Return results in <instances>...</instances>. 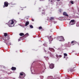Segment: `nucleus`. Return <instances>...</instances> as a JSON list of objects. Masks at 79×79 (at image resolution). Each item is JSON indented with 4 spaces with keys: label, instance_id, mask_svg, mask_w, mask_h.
I'll use <instances>...</instances> for the list:
<instances>
[{
    "label": "nucleus",
    "instance_id": "f03ea898",
    "mask_svg": "<svg viewBox=\"0 0 79 79\" xmlns=\"http://www.w3.org/2000/svg\"><path fill=\"white\" fill-rule=\"evenodd\" d=\"M14 24V21L13 20H10L8 23V24L9 25V27H13L11 25Z\"/></svg>",
    "mask_w": 79,
    "mask_h": 79
},
{
    "label": "nucleus",
    "instance_id": "5701e85b",
    "mask_svg": "<svg viewBox=\"0 0 79 79\" xmlns=\"http://www.w3.org/2000/svg\"><path fill=\"white\" fill-rule=\"evenodd\" d=\"M71 4H74V2L73 1H71Z\"/></svg>",
    "mask_w": 79,
    "mask_h": 79
},
{
    "label": "nucleus",
    "instance_id": "7ed1b4c3",
    "mask_svg": "<svg viewBox=\"0 0 79 79\" xmlns=\"http://www.w3.org/2000/svg\"><path fill=\"white\" fill-rule=\"evenodd\" d=\"M25 76L26 75L25 74V73H24L23 72H21L20 74L19 78H20V79L24 78V77H25Z\"/></svg>",
    "mask_w": 79,
    "mask_h": 79
},
{
    "label": "nucleus",
    "instance_id": "dca6fc26",
    "mask_svg": "<svg viewBox=\"0 0 79 79\" xmlns=\"http://www.w3.org/2000/svg\"><path fill=\"white\" fill-rule=\"evenodd\" d=\"M8 35L7 34V33H4V36H5V37H6Z\"/></svg>",
    "mask_w": 79,
    "mask_h": 79
},
{
    "label": "nucleus",
    "instance_id": "aec40b11",
    "mask_svg": "<svg viewBox=\"0 0 79 79\" xmlns=\"http://www.w3.org/2000/svg\"><path fill=\"white\" fill-rule=\"evenodd\" d=\"M42 27H39V29L40 30H41V29H42Z\"/></svg>",
    "mask_w": 79,
    "mask_h": 79
},
{
    "label": "nucleus",
    "instance_id": "20e7f679",
    "mask_svg": "<svg viewBox=\"0 0 79 79\" xmlns=\"http://www.w3.org/2000/svg\"><path fill=\"white\" fill-rule=\"evenodd\" d=\"M58 40H59L60 42H64V37L62 36H58L57 38Z\"/></svg>",
    "mask_w": 79,
    "mask_h": 79
},
{
    "label": "nucleus",
    "instance_id": "f8f14e48",
    "mask_svg": "<svg viewBox=\"0 0 79 79\" xmlns=\"http://www.w3.org/2000/svg\"><path fill=\"white\" fill-rule=\"evenodd\" d=\"M11 69H12V71H15V70H16V68L14 67H12L11 68Z\"/></svg>",
    "mask_w": 79,
    "mask_h": 79
},
{
    "label": "nucleus",
    "instance_id": "7c9ffc66",
    "mask_svg": "<svg viewBox=\"0 0 79 79\" xmlns=\"http://www.w3.org/2000/svg\"><path fill=\"white\" fill-rule=\"evenodd\" d=\"M42 14H45V12L42 13Z\"/></svg>",
    "mask_w": 79,
    "mask_h": 79
},
{
    "label": "nucleus",
    "instance_id": "9d476101",
    "mask_svg": "<svg viewBox=\"0 0 79 79\" xmlns=\"http://www.w3.org/2000/svg\"><path fill=\"white\" fill-rule=\"evenodd\" d=\"M52 36L51 35L49 37H48V39L50 42H52V41L53 40V38H52Z\"/></svg>",
    "mask_w": 79,
    "mask_h": 79
},
{
    "label": "nucleus",
    "instance_id": "a878e982",
    "mask_svg": "<svg viewBox=\"0 0 79 79\" xmlns=\"http://www.w3.org/2000/svg\"><path fill=\"white\" fill-rule=\"evenodd\" d=\"M31 21H34V19H31Z\"/></svg>",
    "mask_w": 79,
    "mask_h": 79
},
{
    "label": "nucleus",
    "instance_id": "1a4fd4ad",
    "mask_svg": "<svg viewBox=\"0 0 79 79\" xmlns=\"http://www.w3.org/2000/svg\"><path fill=\"white\" fill-rule=\"evenodd\" d=\"M49 50H50L52 52H55V49L53 48H49Z\"/></svg>",
    "mask_w": 79,
    "mask_h": 79
},
{
    "label": "nucleus",
    "instance_id": "4468645a",
    "mask_svg": "<svg viewBox=\"0 0 79 79\" xmlns=\"http://www.w3.org/2000/svg\"><path fill=\"white\" fill-rule=\"evenodd\" d=\"M19 35L20 36H23H23L24 35V34L23 33H21L19 34Z\"/></svg>",
    "mask_w": 79,
    "mask_h": 79
},
{
    "label": "nucleus",
    "instance_id": "bb28decb",
    "mask_svg": "<svg viewBox=\"0 0 79 79\" xmlns=\"http://www.w3.org/2000/svg\"><path fill=\"white\" fill-rule=\"evenodd\" d=\"M59 57H60V58H61L62 57V56H61V55H60V56H59Z\"/></svg>",
    "mask_w": 79,
    "mask_h": 79
},
{
    "label": "nucleus",
    "instance_id": "4be33fe9",
    "mask_svg": "<svg viewBox=\"0 0 79 79\" xmlns=\"http://www.w3.org/2000/svg\"><path fill=\"white\" fill-rule=\"evenodd\" d=\"M69 77L68 76H67V77H66V79H69Z\"/></svg>",
    "mask_w": 79,
    "mask_h": 79
},
{
    "label": "nucleus",
    "instance_id": "9b49d317",
    "mask_svg": "<svg viewBox=\"0 0 79 79\" xmlns=\"http://www.w3.org/2000/svg\"><path fill=\"white\" fill-rule=\"evenodd\" d=\"M63 15L64 16H68V17H69V15L67 14V13L66 12H64L63 13Z\"/></svg>",
    "mask_w": 79,
    "mask_h": 79
},
{
    "label": "nucleus",
    "instance_id": "2eb2a0df",
    "mask_svg": "<svg viewBox=\"0 0 79 79\" xmlns=\"http://www.w3.org/2000/svg\"><path fill=\"white\" fill-rule=\"evenodd\" d=\"M54 19H55L54 17H51L50 19V20L51 21H52V20H54Z\"/></svg>",
    "mask_w": 79,
    "mask_h": 79
},
{
    "label": "nucleus",
    "instance_id": "473e14b6",
    "mask_svg": "<svg viewBox=\"0 0 79 79\" xmlns=\"http://www.w3.org/2000/svg\"><path fill=\"white\" fill-rule=\"evenodd\" d=\"M13 5H16V4H15V3L14 4H13Z\"/></svg>",
    "mask_w": 79,
    "mask_h": 79
},
{
    "label": "nucleus",
    "instance_id": "423d86ee",
    "mask_svg": "<svg viewBox=\"0 0 79 79\" xmlns=\"http://www.w3.org/2000/svg\"><path fill=\"white\" fill-rule=\"evenodd\" d=\"M55 67V65L53 64H51L49 65V67L50 69H53Z\"/></svg>",
    "mask_w": 79,
    "mask_h": 79
},
{
    "label": "nucleus",
    "instance_id": "412c9836",
    "mask_svg": "<svg viewBox=\"0 0 79 79\" xmlns=\"http://www.w3.org/2000/svg\"><path fill=\"white\" fill-rule=\"evenodd\" d=\"M49 78H50V79H52V78H53V77H52V76H50L49 77Z\"/></svg>",
    "mask_w": 79,
    "mask_h": 79
},
{
    "label": "nucleus",
    "instance_id": "c85d7f7f",
    "mask_svg": "<svg viewBox=\"0 0 79 79\" xmlns=\"http://www.w3.org/2000/svg\"><path fill=\"white\" fill-rule=\"evenodd\" d=\"M57 2H59V1H60V0H56Z\"/></svg>",
    "mask_w": 79,
    "mask_h": 79
},
{
    "label": "nucleus",
    "instance_id": "c756f323",
    "mask_svg": "<svg viewBox=\"0 0 79 79\" xmlns=\"http://www.w3.org/2000/svg\"><path fill=\"white\" fill-rule=\"evenodd\" d=\"M20 40L19 39H18V42H19V41H20Z\"/></svg>",
    "mask_w": 79,
    "mask_h": 79
},
{
    "label": "nucleus",
    "instance_id": "f3484780",
    "mask_svg": "<svg viewBox=\"0 0 79 79\" xmlns=\"http://www.w3.org/2000/svg\"><path fill=\"white\" fill-rule=\"evenodd\" d=\"M30 28H31V29L34 28V27H33V26L32 25H30Z\"/></svg>",
    "mask_w": 79,
    "mask_h": 79
},
{
    "label": "nucleus",
    "instance_id": "ddd939ff",
    "mask_svg": "<svg viewBox=\"0 0 79 79\" xmlns=\"http://www.w3.org/2000/svg\"><path fill=\"white\" fill-rule=\"evenodd\" d=\"M28 24H29V22H26L25 23V26H27Z\"/></svg>",
    "mask_w": 79,
    "mask_h": 79
},
{
    "label": "nucleus",
    "instance_id": "f257e3e1",
    "mask_svg": "<svg viewBox=\"0 0 79 79\" xmlns=\"http://www.w3.org/2000/svg\"><path fill=\"white\" fill-rule=\"evenodd\" d=\"M10 39V37L9 36H7L6 38L4 40L5 43L7 45L10 44L11 45L10 41L8 40L9 39Z\"/></svg>",
    "mask_w": 79,
    "mask_h": 79
},
{
    "label": "nucleus",
    "instance_id": "39448f33",
    "mask_svg": "<svg viewBox=\"0 0 79 79\" xmlns=\"http://www.w3.org/2000/svg\"><path fill=\"white\" fill-rule=\"evenodd\" d=\"M76 22L74 20H72L69 22L70 25H74L75 24Z\"/></svg>",
    "mask_w": 79,
    "mask_h": 79
},
{
    "label": "nucleus",
    "instance_id": "393cba45",
    "mask_svg": "<svg viewBox=\"0 0 79 79\" xmlns=\"http://www.w3.org/2000/svg\"><path fill=\"white\" fill-rule=\"evenodd\" d=\"M56 56L57 58H58L59 57V56H58V54H56Z\"/></svg>",
    "mask_w": 79,
    "mask_h": 79
},
{
    "label": "nucleus",
    "instance_id": "cd10ccee",
    "mask_svg": "<svg viewBox=\"0 0 79 79\" xmlns=\"http://www.w3.org/2000/svg\"><path fill=\"white\" fill-rule=\"evenodd\" d=\"M74 41H73L71 42V44H73V43H74Z\"/></svg>",
    "mask_w": 79,
    "mask_h": 79
},
{
    "label": "nucleus",
    "instance_id": "2f4dec72",
    "mask_svg": "<svg viewBox=\"0 0 79 79\" xmlns=\"http://www.w3.org/2000/svg\"><path fill=\"white\" fill-rule=\"evenodd\" d=\"M44 50L45 52H46V51L45 50V49H44Z\"/></svg>",
    "mask_w": 79,
    "mask_h": 79
},
{
    "label": "nucleus",
    "instance_id": "6ab92c4d",
    "mask_svg": "<svg viewBox=\"0 0 79 79\" xmlns=\"http://www.w3.org/2000/svg\"><path fill=\"white\" fill-rule=\"evenodd\" d=\"M64 56H68V55H67V54H66V53H64Z\"/></svg>",
    "mask_w": 79,
    "mask_h": 79
},
{
    "label": "nucleus",
    "instance_id": "b1692460",
    "mask_svg": "<svg viewBox=\"0 0 79 79\" xmlns=\"http://www.w3.org/2000/svg\"><path fill=\"white\" fill-rule=\"evenodd\" d=\"M62 11V10H61V9H60L59 10V12H60V13H61V11Z\"/></svg>",
    "mask_w": 79,
    "mask_h": 79
},
{
    "label": "nucleus",
    "instance_id": "6e6552de",
    "mask_svg": "<svg viewBox=\"0 0 79 79\" xmlns=\"http://www.w3.org/2000/svg\"><path fill=\"white\" fill-rule=\"evenodd\" d=\"M8 6V2H5L4 3V6H3V8L5 7H7Z\"/></svg>",
    "mask_w": 79,
    "mask_h": 79
},
{
    "label": "nucleus",
    "instance_id": "a211bd4d",
    "mask_svg": "<svg viewBox=\"0 0 79 79\" xmlns=\"http://www.w3.org/2000/svg\"><path fill=\"white\" fill-rule=\"evenodd\" d=\"M70 72H73V71H74V70L72 69H71L70 70Z\"/></svg>",
    "mask_w": 79,
    "mask_h": 79
},
{
    "label": "nucleus",
    "instance_id": "0eeeda50",
    "mask_svg": "<svg viewBox=\"0 0 79 79\" xmlns=\"http://www.w3.org/2000/svg\"><path fill=\"white\" fill-rule=\"evenodd\" d=\"M29 34L28 33H27L23 36L21 38H22V39H24L25 38H26V37H28V36H29Z\"/></svg>",
    "mask_w": 79,
    "mask_h": 79
}]
</instances>
